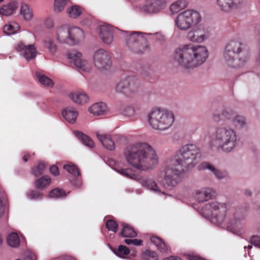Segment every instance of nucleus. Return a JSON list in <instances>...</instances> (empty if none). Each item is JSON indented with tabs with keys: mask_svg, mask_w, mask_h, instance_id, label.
<instances>
[{
	"mask_svg": "<svg viewBox=\"0 0 260 260\" xmlns=\"http://www.w3.org/2000/svg\"><path fill=\"white\" fill-rule=\"evenodd\" d=\"M201 157L200 149L196 145L189 144L182 146L165 168L164 187L177 185L181 181L185 170L194 167Z\"/></svg>",
	"mask_w": 260,
	"mask_h": 260,
	"instance_id": "obj_1",
	"label": "nucleus"
},
{
	"mask_svg": "<svg viewBox=\"0 0 260 260\" xmlns=\"http://www.w3.org/2000/svg\"><path fill=\"white\" fill-rule=\"evenodd\" d=\"M208 57L207 48L202 45H180L173 54L174 62L185 70H192L205 62Z\"/></svg>",
	"mask_w": 260,
	"mask_h": 260,
	"instance_id": "obj_2",
	"label": "nucleus"
},
{
	"mask_svg": "<svg viewBox=\"0 0 260 260\" xmlns=\"http://www.w3.org/2000/svg\"><path fill=\"white\" fill-rule=\"evenodd\" d=\"M123 154L127 162L138 170L152 169L157 163L155 150L146 143L129 145L125 148Z\"/></svg>",
	"mask_w": 260,
	"mask_h": 260,
	"instance_id": "obj_3",
	"label": "nucleus"
},
{
	"mask_svg": "<svg viewBox=\"0 0 260 260\" xmlns=\"http://www.w3.org/2000/svg\"><path fill=\"white\" fill-rule=\"evenodd\" d=\"M209 143L212 148L229 152L236 146V133L228 126H217L210 135Z\"/></svg>",
	"mask_w": 260,
	"mask_h": 260,
	"instance_id": "obj_4",
	"label": "nucleus"
},
{
	"mask_svg": "<svg viewBox=\"0 0 260 260\" xmlns=\"http://www.w3.org/2000/svg\"><path fill=\"white\" fill-rule=\"evenodd\" d=\"M209 206L212 215L219 222H223L227 218L232 224H234L237 221L244 219L247 215V210L246 208L236 209L228 206L225 203L217 201L210 203Z\"/></svg>",
	"mask_w": 260,
	"mask_h": 260,
	"instance_id": "obj_5",
	"label": "nucleus"
},
{
	"mask_svg": "<svg viewBox=\"0 0 260 260\" xmlns=\"http://www.w3.org/2000/svg\"><path fill=\"white\" fill-rule=\"evenodd\" d=\"M242 43L237 40L230 41L225 47L223 58L226 64L233 68L243 66L247 57L243 51Z\"/></svg>",
	"mask_w": 260,
	"mask_h": 260,
	"instance_id": "obj_6",
	"label": "nucleus"
},
{
	"mask_svg": "<svg viewBox=\"0 0 260 260\" xmlns=\"http://www.w3.org/2000/svg\"><path fill=\"white\" fill-rule=\"evenodd\" d=\"M148 120L153 128L163 131L169 128L173 124L174 115L171 111L156 109L153 110L148 115Z\"/></svg>",
	"mask_w": 260,
	"mask_h": 260,
	"instance_id": "obj_7",
	"label": "nucleus"
},
{
	"mask_svg": "<svg viewBox=\"0 0 260 260\" xmlns=\"http://www.w3.org/2000/svg\"><path fill=\"white\" fill-rule=\"evenodd\" d=\"M202 16L197 11L189 9L179 13L176 19L177 27L181 30H186L201 22Z\"/></svg>",
	"mask_w": 260,
	"mask_h": 260,
	"instance_id": "obj_8",
	"label": "nucleus"
},
{
	"mask_svg": "<svg viewBox=\"0 0 260 260\" xmlns=\"http://www.w3.org/2000/svg\"><path fill=\"white\" fill-rule=\"evenodd\" d=\"M140 87V83L137 78L134 76H131L121 79L116 84L115 90L131 97L139 91Z\"/></svg>",
	"mask_w": 260,
	"mask_h": 260,
	"instance_id": "obj_9",
	"label": "nucleus"
},
{
	"mask_svg": "<svg viewBox=\"0 0 260 260\" xmlns=\"http://www.w3.org/2000/svg\"><path fill=\"white\" fill-rule=\"evenodd\" d=\"M214 120L219 121L220 120H231L232 124L235 128L240 129L246 126V122L244 117L241 115L234 116L233 112L230 110H224L221 115L215 114L213 117Z\"/></svg>",
	"mask_w": 260,
	"mask_h": 260,
	"instance_id": "obj_10",
	"label": "nucleus"
},
{
	"mask_svg": "<svg viewBox=\"0 0 260 260\" xmlns=\"http://www.w3.org/2000/svg\"><path fill=\"white\" fill-rule=\"evenodd\" d=\"M93 60L94 66L100 71L109 69L112 64L110 54L102 49L94 53Z\"/></svg>",
	"mask_w": 260,
	"mask_h": 260,
	"instance_id": "obj_11",
	"label": "nucleus"
},
{
	"mask_svg": "<svg viewBox=\"0 0 260 260\" xmlns=\"http://www.w3.org/2000/svg\"><path fill=\"white\" fill-rule=\"evenodd\" d=\"M145 42V39L141 34L134 32L131 34L127 37L126 45L134 52L142 53L143 52V43Z\"/></svg>",
	"mask_w": 260,
	"mask_h": 260,
	"instance_id": "obj_12",
	"label": "nucleus"
},
{
	"mask_svg": "<svg viewBox=\"0 0 260 260\" xmlns=\"http://www.w3.org/2000/svg\"><path fill=\"white\" fill-rule=\"evenodd\" d=\"M208 37V33L202 25L194 26L188 32L186 38L192 42L201 43Z\"/></svg>",
	"mask_w": 260,
	"mask_h": 260,
	"instance_id": "obj_13",
	"label": "nucleus"
},
{
	"mask_svg": "<svg viewBox=\"0 0 260 260\" xmlns=\"http://www.w3.org/2000/svg\"><path fill=\"white\" fill-rule=\"evenodd\" d=\"M216 4L220 11L229 13L242 8L244 0H217Z\"/></svg>",
	"mask_w": 260,
	"mask_h": 260,
	"instance_id": "obj_14",
	"label": "nucleus"
},
{
	"mask_svg": "<svg viewBox=\"0 0 260 260\" xmlns=\"http://www.w3.org/2000/svg\"><path fill=\"white\" fill-rule=\"evenodd\" d=\"M67 55L68 58L72 60L77 68L87 72L90 71V66L86 60L81 58V53L76 50H72L68 52Z\"/></svg>",
	"mask_w": 260,
	"mask_h": 260,
	"instance_id": "obj_15",
	"label": "nucleus"
},
{
	"mask_svg": "<svg viewBox=\"0 0 260 260\" xmlns=\"http://www.w3.org/2000/svg\"><path fill=\"white\" fill-rule=\"evenodd\" d=\"M166 0H147L144 11L147 13H155L165 9Z\"/></svg>",
	"mask_w": 260,
	"mask_h": 260,
	"instance_id": "obj_16",
	"label": "nucleus"
},
{
	"mask_svg": "<svg viewBox=\"0 0 260 260\" xmlns=\"http://www.w3.org/2000/svg\"><path fill=\"white\" fill-rule=\"evenodd\" d=\"M15 48L18 51L23 50L24 57L27 60L34 58L36 56L37 49L34 45L26 46L22 42H20Z\"/></svg>",
	"mask_w": 260,
	"mask_h": 260,
	"instance_id": "obj_17",
	"label": "nucleus"
},
{
	"mask_svg": "<svg viewBox=\"0 0 260 260\" xmlns=\"http://www.w3.org/2000/svg\"><path fill=\"white\" fill-rule=\"evenodd\" d=\"M84 38V31L79 27H72L70 28V36L68 44L73 45L78 43Z\"/></svg>",
	"mask_w": 260,
	"mask_h": 260,
	"instance_id": "obj_18",
	"label": "nucleus"
},
{
	"mask_svg": "<svg viewBox=\"0 0 260 260\" xmlns=\"http://www.w3.org/2000/svg\"><path fill=\"white\" fill-rule=\"evenodd\" d=\"M99 36L104 43L110 44L113 41V28L107 24L103 25L99 28Z\"/></svg>",
	"mask_w": 260,
	"mask_h": 260,
	"instance_id": "obj_19",
	"label": "nucleus"
},
{
	"mask_svg": "<svg viewBox=\"0 0 260 260\" xmlns=\"http://www.w3.org/2000/svg\"><path fill=\"white\" fill-rule=\"evenodd\" d=\"M198 169L199 170H203L208 169L211 171L219 179L224 178L227 176V173L226 172H222L215 168L213 165L208 162H203L199 166Z\"/></svg>",
	"mask_w": 260,
	"mask_h": 260,
	"instance_id": "obj_20",
	"label": "nucleus"
},
{
	"mask_svg": "<svg viewBox=\"0 0 260 260\" xmlns=\"http://www.w3.org/2000/svg\"><path fill=\"white\" fill-rule=\"evenodd\" d=\"M215 192L211 188H205L201 190H197L196 198L199 202H204L211 199L214 196Z\"/></svg>",
	"mask_w": 260,
	"mask_h": 260,
	"instance_id": "obj_21",
	"label": "nucleus"
},
{
	"mask_svg": "<svg viewBox=\"0 0 260 260\" xmlns=\"http://www.w3.org/2000/svg\"><path fill=\"white\" fill-rule=\"evenodd\" d=\"M70 36V28L63 26L58 28L56 32V39L61 43L68 44V40Z\"/></svg>",
	"mask_w": 260,
	"mask_h": 260,
	"instance_id": "obj_22",
	"label": "nucleus"
},
{
	"mask_svg": "<svg viewBox=\"0 0 260 260\" xmlns=\"http://www.w3.org/2000/svg\"><path fill=\"white\" fill-rule=\"evenodd\" d=\"M18 8V3L15 1H11L7 4L2 6L0 8V14L3 16H10Z\"/></svg>",
	"mask_w": 260,
	"mask_h": 260,
	"instance_id": "obj_23",
	"label": "nucleus"
},
{
	"mask_svg": "<svg viewBox=\"0 0 260 260\" xmlns=\"http://www.w3.org/2000/svg\"><path fill=\"white\" fill-rule=\"evenodd\" d=\"M142 185L155 193L165 194V191L160 188L156 183L152 179L145 178L141 180Z\"/></svg>",
	"mask_w": 260,
	"mask_h": 260,
	"instance_id": "obj_24",
	"label": "nucleus"
},
{
	"mask_svg": "<svg viewBox=\"0 0 260 260\" xmlns=\"http://www.w3.org/2000/svg\"><path fill=\"white\" fill-rule=\"evenodd\" d=\"M70 99L78 104H83L87 102L88 97L84 91H76L70 94Z\"/></svg>",
	"mask_w": 260,
	"mask_h": 260,
	"instance_id": "obj_25",
	"label": "nucleus"
},
{
	"mask_svg": "<svg viewBox=\"0 0 260 260\" xmlns=\"http://www.w3.org/2000/svg\"><path fill=\"white\" fill-rule=\"evenodd\" d=\"M62 114L64 119L71 123H74L78 116L77 111L73 108L69 107L64 109Z\"/></svg>",
	"mask_w": 260,
	"mask_h": 260,
	"instance_id": "obj_26",
	"label": "nucleus"
},
{
	"mask_svg": "<svg viewBox=\"0 0 260 260\" xmlns=\"http://www.w3.org/2000/svg\"><path fill=\"white\" fill-rule=\"evenodd\" d=\"M106 105L103 102L93 104L89 108V111L94 115H101L107 111Z\"/></svg>",
	"mask_w": 260,
	"mask_h": 260,
	"instance_id": "obj_27",
	"label": "nucleus"
},
{
	"mask_svg": "<svg viewBox=\"0 0 260 260\" xmlns=\"http://www.w3.org/2000/svg\"><path fill=\"white\" fill-rule=\"evenodd\" d=\"M96 136L103 146L107 149L113 150L115 149L114 143L109 135H101L97 133Z\"/></svg>",
	"mask_w": 260,
	"mask_h": 260,
	"instance_id": "obj_28",
	"label": "nucleus"
},
{
	"mask_svg": "<svg viewBox=\"0 0 260 260\" xmlns=\"http://www.w3.org/2000/svg\"><path fill=\"white\" fill-rule=\"evenodd\" d=\"M121 225L122 229L120 234L122 237L134 238L137 236V234L132 226L125 223H122Z\"/></svg>",
	"mask_w": 260,
	"mask_h": 260,
	"instance_id": "obj_29",
	"label": "nucleus"
},
{
	"mask_svg": "<svg viewBox=\"0 0 260 260\" xmlns=\"http://www.w3.org/2000/svg\"><path fill=\"white\" fill-rule=\"evenodd\" d=\"M44 46L48 50V53L54 55L57 51V46L52 39L46 38L44 40Z\"/></svg>",
	"mask_w": 260,
	"mask_h": 260,
	"instance_id": "obj_30",
	"label": "nucleus"
},
{
	"mask_svg": "<svg viewBox=\"0 0 260 260\" xmlns=\"http://www.w3.org/2000/svg\"><path fill=\"white\" fill-rule=\"evenodd\" d=\"M75 134L80 141L85 146H88L89 148H93L94 147V143L93 141L87 135L80 132H75Z\"/></svg>",
	"mask_w": 260,
	"mask_h": 260,
	"instance_id": "obj_31",
	"label": "nucleus"
},
{
	"mask_svg": "<svg viewBox=\"0 0 260 260\" xmlns=\"http://www.w3.org/2000/svg\"><path fill=\"white\" fill-rule=\"evenodd\" d=\"M188 2L186 0H178L170 6V9L172 13H176L186 8Z\"/></svg>",
	"mask_w": 260,
	"mask_h": 260,
	"instance_id": "obj_32",
	"label": "nucleus"
},
{
	"mask_svg": "<svg viewBox=\"0 0 260 260\" xmlns=\"http://www.w3.org/2000/svg\"><path fill=\"white\" fill-rule=\"evenodd\" d=\"M116 171L123 176L136 180H141V177L136 174L134 171L131 169H116Z\"/></svg>",
	"mask_w": 260,
	"mask_h": 260,
	"instance_id": "obj_33",
	"label": "nucleus"
},
{
	"mask_svg": "<svg viewBox=\"0 0 260 260\" xmlns=\"http://www.w3.org/2000/svg\"><path fill=\"white\" fill-rule=\"evenodd\" d=\"M20 14L25 20H30L33 17V14L27 5L22 4L20 8Z\"/></svg>",
	"mask_w": 260,
	"mask_h": 260,
	"instance_id": "obj_34",
	"label": "nucleus"
},
{
	"mask_svg": "<svg viewBox=\"0 0 260 260\" xmlns=\"http://www.w3.org/2000/svg\"><path fill=\"white\" fill-rule=\"evenodd\" d=\"M83 8L77 5H73L67 9V13L70 17L78 18L82 13Z\"/></svg>",
	"mask_w": 260,
	"mask_h": 260,
	"instance_id": "obj_35",
	"label": "nucleus"
},
{
	"mask_svg": "<svg viewBox=\"0 0 260 260\" xmlns=\"http://www.w3.org/2000/svg\"><path fill=\"white\" fill-rule=\"evenodd\" d=\"M36 76L39 81L43 85L48 87H52L53 82L51 79L46 76L43 75L40 73L37 72Z\"/></svg>",
	"mask_w": 260,
	"mask_h": 260,
	"instance_id": "obj_36",
	"label": "nucleus"
},
{
	"mask_svg": "<svg viewBox=\"0 0 260 260\" xmlns=\"http://www.w3.org/2000/svg\"><path fill=\"white\" fill-rule=\"evenodd\" d=\"M9 245L13 247H17L19 245L20 240L17 234L13 233L10 234L7 239Z\"/></svg>",
	"mask_w": 260,
	"mask_h": 260,
	"instance_id": "obj_37",
	"label": "nucleus"
},
{
	"mask_svg": "<svg viewBox=\"0 0 260 260\" xmlns=\"http://www.w3.org/2000/svg\"><path fill=\"white\" fill-rule=\"evenodd\" d=\"M51 179L50 177L47 176H44L43 177L36 180L35 185L36 188L42 189L49 185Z\"/></svg>",
	"mask_w": 260,
	"mask_h": 260,
	"instance_id": "obj_38",
	"label": "nucleus"
},
{
	"mask_svg": "<svg viewBox=\"0 0 260 260\" xmlns=\"http://www.w3.org/2000/svg\"><path fill=\"white\" fill-rule=\"evenodd\" d=\"M63 169L75 177H77L80 175L78 168L74 164H70L65 165L63 166Z\"/></svg>",
	"mask_w": 260,
	"mask_h": 260,
	"instance_id": "obj_39",
	"label": "nucleus"
},
{
	"mask_svg": "<svg viewBox=\"0 0 260 260\" xmlns=\"http://www.w3.org/2000/svg\"><path fill=\"white\" fill-rule=\"evenodd\" d=\"M46 168V165L43 162H40L39 164L31 169V173L36 177H38L41 175Z\"/></svg>",
	"mask_w": 260,
	"mask_h": 260,
	"instance_id": "obj_40",
	"label": "nucleus"
},
{
	"mask_svg": "<svg viewBox=\"0 0 260 260\" xmlns=\"http://www.w3.org/2000/svg\"><path fill=\"white\" fill-rule=\"evenodd\" d=\"M66 195L67 194L65 192V191L63 189L59 188H56L54 189H52L49 192V196L51 198H58L61 197H65Z\"/></svg>",
	"mask_w": 260,
	"mask_h": 260,
	"instance_id": "obj_41",
	"label": "nucleus"
},
{
	"mask_svg": "<svg viewBox=\"0 0 260 260\" xmlns=\"http://www.w3.org/2000/svg\"><path fill=\"white\" fill-rule=\"evenodd\" d=\"M106 226L108 231L115 233L118 231V223L114 220L109 219L106 221Z\"/></svg>",
	"mask_w": 260,
	"mask_h": 260,
	"instance_id": "obj_42",
	"label": "nucleus"
},
{
	"mask_svg": "<svg viewBox=\"0 0 260 260\" xmlns=\"http://www.w3.org/2000/svg\"><path fill=\"white\" fill-rule=\"evenodd\" d=\"M143 259V260H157L158 255L155 252L147 250L144 253Z\"/></svg>",
	"mask_w": 260,
	"mask_h": 260,
	"instance_id": "obj_43",
	"label": "nucleus"
},
{
	"mask_svg": "<svg viewBox=\"0 0 260 260\" xmlns=\"http://www.w3.org/2000/svg\"><path fill=\"white\" fill-rule=\"evenodd\" d=\"M115 252L118 256L123 257L129 254V249L125 246L120 245L118 247L117 251H115Z\"/></svg>",
	"mask_w": 260,
	"mask_h": 260,
	"instance_id": "obj_44",
	"label": "nucleus"
},
{
	"mask_svg": "<svg viewBox=\"0 0 260 260\" xmlns=\"http://www.w3.org/2000/svg\"><path fill=\"white\" fill-rule=\"evenodd\" d=\"M67 0H55L54 10L55 11L60 12L64 8Z\"/></svg>",
	"mask_w": 260,
	"mask_h": 260,
	"instance_id": "obj_45",
	"label": "nucleus"
},
{
	"mask_svg": "<svg viewBox=\"0 0 260 260\" xmlns=\"http://www.w3.org/2000/svg\"><path fill=\"white\" fill-rule=\"evenodd\" d=\"M135 110L132 106H126L123 111V114L128 117H132L135 114Z\"/></svg>",
	"mask_w": 260,
	"mask_h": 260,
	"instance_id": "obj_46",
	"label": "nucleus"
},
{
	"mask_svg": "<svg viewBox=\"0 0 260 260\" xmlns=\"http://www.w3.org/2000/svg\"><path fill=\"white\" fill-rule=\"evenodd\" d=\"M4 31L7 34L10 35L14 34L16 31V29L13 24H8L4 26Z\"/></svg>",
	"mask_w": 260,
	"mask_h": 260,
	"instance_id": "obj_47",
	"label": "nucleus"
},
{
	"mask_svg": "<svg viewBox=\"0 0 260 260\" xmlns=\"http://www.w3.org/2000/svg\"><path fill=\"white\" fill-rule=\"evenodd\" d=\"M250 242L252 244L260 248V236L257 235L252 236L250 239Z\"/></svg>",
	"mask_w": 260,
	"mask_h": 260,
	"instance_id": "obj_48",
	"label": "nucleus"
},
{
	"mask_svg": "<svg viewBox=\"0 0 260 260\" xmlns=\"http://www.w3.org/2000/svg\"><path fill=\"white\" fill-rule=\"evenodd\" d=\"M157 248L161 253H168L169 251V248L167 245L163 241L160 243Z\"/></svg>",
	"mask_w": 260,
	"mask_h": 260,
	"instance_id": "obj_49",
	"label": "nucleus"
},
{
	"mask_svg": "<svg viewBox=\"0 0 260 260\" xmlns=\"http://www.w3.org/2000/svg\"><path fill=\"white\" fill-rule=\"evenodd\" d=\"M150 241L151 242L154 244L157 247L159 246L160 243L161 242L162 240L156 236H152L150 238Z\"/></svg>",
	"mask_w": 260,
	"mask_h": 260,
	"instance_id": "obj_50",
	"label": "nucleus"
},
{
	"mask_svg": "<svg viewBox=\"0 0 260 260\" xmlns=\"http://www.w3.org/2000/svg\"><path fill=\"white\" fill-rule=\"evenodd\" d=\"M50 171L51 173L54 176H57L59 174L58 167L55 165L50 167Z\"/></svg>",
	"mask_w": 260,
	"mask_h": 260,
	"instance_id": "obj_51",
	"label": "nucleus"
},
{
	"mask_svg": "<svg viewBox=\"0 0 260 260\" xmlns=\"http://www.w3.org/2000/svg\"><path fill=\"white\" fill-rule=\"evenodd\" d=\"M3 197H0V217L3 215L5 210V207L3 203Z\"/></svg>",
	"mask_w": 260,
	"mask_h": 260,
	"instance_id": "obj_52",
	"label": "nucleus"
},
{
	"mask_svg": "<svg viewBox=\"0 0 260 260\" xmlns=\"http://www.w3.org/2000/svg\"><path fill=\"white\" fill-rule=\"evenodd\" d=\"M53 20L51 19H48L45 21V25L48 28H51L53 26Z\"/></svg>",
	"mask_w": 260,
	"mask_h": 260,
	"instance_id": "obj_53",
	"label": "nucleus"
},
{
	"mask_svg": "<svg viewBox=\"0 0 260 260\" xmlns=\"http://www.w3.org/2000/svg\"><path fill=\"white\" fill-rule=\"evenodd\" d=\"M143 241L140 239H132V244L134 245H142Z\"/></svg>",
	"mask_w": 260,
	"mask_h": 260,
	"instance_id": "obj_54",
	"label": "nucleus"
},
{
	"mask_svg": "<svg viewBox=\"0 0 260 260\" xmlns=\"http://www.w3.org/2000/svg\"><path fill=\"white\" fill-rule=\"evenodd\" d=\"M31 195L32 196V198L35 199L41 197L42 196V194L36 191H32L31 193Z\"/></svg>",
	"mask_w": 260,
	"mask_h": 260,
	"instance_id": "obj_55",
	"label": "nucleus"
},
{
	"mask_svg": "<svg viewBox=\"0 0 260 260\" xmlns=\"http://www.w3.org/2000/svg\"><path fill=\"white\" fill-rule=\"evenodd\" d=\"M30 157V155L27 152H24L22 157V160L24 162H27L29 158Z\"/></svg>",
	"mask_w": 260,
	"mask_h": 260,
	"instance_id": "obj_56",
	"label": "nucleus"
},
{
	"mask_svg": "<svg viewBox=\"0 0 260 260\" xmlns=\"http://www.w3.org/2000/svg\"><path fill=\"white\" fill-rule=\"evenodd\" d=\"M37 257L35 253H30L27 257L26 260H37Z\"/></svg>",
	"mask_w": 260,
	"mask_h": 260,
	"instance_id": "obj_57",
	"label": "nucleus"
},
{
	"mask_svg": "<svg viewBox=\"0 0 260 260\" xmlns=\"http://www.w3.org/2000/svg\"><path fill=\"white\" fill-rule=\"evenodd\" d=\"M163 260H182L180 257L176 256H170L168 258H165Z\"/></svg>",
	"mask_w": 260,
	"mask_h": 260,
	"instance_id": "obj_58",
	"label": "nucleus"
},
{
	"mask_svg": "<svg viewBox=\"0 0 260 260\" xmlns=\"http://www.w3.org/2000/svg\"><path fill=\"white\" fill-rule=\"evenodd\" d=\"M132 239H125L124 242L127 245L132 244Z\"/></svg>",
	"mask_w": 260,
	"mask_h": 260,
	"instance_id": "obj_59",
	"label": "nucleus"
},
{
	"mask_svg": "<svg viewBox=\"0 0 260 260\" xmlns=\"http://www.w3.org/2000/svg\"><path fill=\"white\" fill-rule=\"evenodd\" d=\"M244 193L245 195L246 196H250L251 195V192L250 190H245V191H244Z\"/></svg>",
	"mask_w": 260,
	"mask_h": 260,
	"instance_id": "obj_60",
	"label": "nucleus"
},
{
	"mask_svg": "<svg viewBox=\"0 0 260 260\" xmlns=\"http://www.w3.org/2000/svg\"><path fill=\"white\" fill-rule=\"evenodd\" d=\"M2 243H3V239H2V235L0 234V246L2 245Z\"/></svg>",
	"mask_w": 260,
	"mask_h": 260,
	"instance_id": "obj_61",
	"label": "nucleus"
},
{
	"mask_svg": "<svg viewBox=\"0 0 260 260\" xmlns=\"http://www.w3.org/2000/svg\"><path fill=\"white\" fill-rule=\"evenodd\" d=\"M248 249H251L252 248V246L251 245H248Z\"/></svg>",
	"mask_w": 260,
	"mask_h": 260,
	"instance_id": "obj_62",
	"label": "nucleus"
},
{
	"mask_svg": "<svg viewBox=\"0 0 260 260\" xmlns=\"http://www.w3.org/2000/svg\"><path fill=\"white\" fill-rule=\"evenodd\" d=\"M14 25H16V26H17V27H18V24H17L15 23V24H14Z\"/></svg>",
	"mask_w": 260,
	"mask_h": 260,
	"instance_id": "obj_63",
	"label": "nucleus"
},
{
	"mask_svg": "<svg viewBox=\"0 0 260 260\" xmlns=\"http://www.w3.org/2000/svg\"><path fill=\"white\" fill-rule=\"evenodd\" d=\"M4 0H0V3L2 2Z\"/></svg>",
	"mask_w": 260,
	"mask_h": 260,
	"instance_id": "obj_64",
	"label": "nucleus"
}]
</instances>
